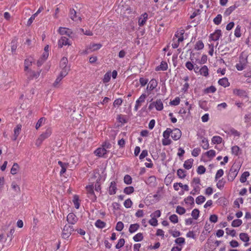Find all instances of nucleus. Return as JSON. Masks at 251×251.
<instances>
[{
    "label": "nucleus",
    "instance_id": "aec40b11",
    "mask_svg": "<svg viewBox=\"0 0 251 251\" xmlns=\"http://www.w3.org/2000/svg\"><path fill=\"white\" fill-rule=\"evenodd\" d=\"M107 153V151L105 148H98L95 151V153L97 156L101 157Z\"/></svg>",
    "mask_w": 251,
    "mask_h": 251
},
{
    "label": "nucleus",
    "instance_id": "a18cd8bd",
    "mask_svg": "<svg viewBox=\"0 0 251 251\" xmlns=\"http://www.w3.org/2000/svg\"><path fill=\"white\" fill-rule=\"evenodd\" d=\"M105 223L100 220H98L95 223V226L100 228H104L105 226Z\"/></svg>",
    "mask_w": 251,
    "mask_h": 251
},
{
    "label": "nucleus",
    "instance_id": "5fc2aeb1",
    "mask_svg": "<svg viewBox=\"0 0 251 251\" xmlns=\"http://www.w3.org/2000/svg\"><path fill=\"white\" fill-rule=\"evenodd\" d=\"M242 223V221L239 219L234 220L232 221L231 226L233 227H238Z\"/></svg>",
    "mask_w": 251,
    "mask_h": 251
},
{
    "label": "nucleus",
    "instance_id": "393cba45",
    "mask_svg": "<svg viewBox=\"0 0 251 251\" xmlns=\"http://www.w3.org/2000/svg\"><path fill=\"white\" fill-rule=\"evenodd\" d=\"M219 85L224 86V87H227L229 85V82L227 78L224 77L219 79L218 81Z\"/></svg>",
    "mask_w": 251,
    "mask_h": 251
},
{
    "label": "nucleus",
    "instance_id": "13d9d810",
    "mask_svg": "<svg viewBox=\"0 0 251 251\" xmlns=\"http://www.w3.org/2000/svg\"><path fill=\"white\" fill-rule=\"evenodd\" d=\"M124 182L126 184H130L132 183L131 177L128 175L125 176L124 178Z\"/></svg>",
    "mask_w": 251,
    "mask_h": 251
},
{
    "label": "nucleus",
    "instance_id": "a211bd4d",
    "mask_svg": "<svg viewBox=\"0 0 251 251\" xmlns=\"http://www.w3.org/2000/svg\"><path fill=\"white\" fill-rule=\"evenodd\" d=\"M157 85V82L155 79H152L149 82L147 89L149 91H151L155 89Z\"/></svg>",
    "mask_w": 251,
    "mask_h": 251
},
{
    "label": "nucleus",
    "instance_id": "c9c22d12",
    "mask_svg": "<svg viewBox=\"0 0 251 251\" xmlns=\"http://www.w3.org/2000/svg\"><path fill=\"white\" fill-rule=\"evenodd\" d=\"M250 176V173L249 172H244L240 178V181L242 183H244L247 180V178Z\"/></svg>",
    "mask_w": 251,
    "mask_h": 251
},
{
    "label": "nucleus",
    "instance_id": "9d476101",
    "mask_svg": "<svg viewBox=\"0 0 251 251\" xmlns=\"http://www.w3.org/2000/svg\"><path fill=\"white\" fill-rule=\"evenodd\" d=\"M181 136V131L178 128L172 130L171 137L174 140H178Z\"/></svg>",
    "mask_w": 251,
    "mask_h": 251
},
{
    "label": "nucleus",
    "instance_id": "0eeeda50",
    "mask_svg": "<svg viewBox=\"0 0 251 251\" xmlns=\"http://www.w3.org/2000/svg\"><path fill=\"white\" fill-rule=\"evenodd\" d=\"M154 106L157 110L160 111L163 108V104L161 100H157L151 103L149 106L150 109Z\"/></svg>",
    "mask_w": 251,
    "mask_h": 251
},
{
    "label": "nucleus",
    "instance_id": "a19ab883",
    "mask_svg": "<svg viewBox=\"0 0 251 251\" xmlns=\"http://www.w3.org/2000/svg\"><path fill=\"white\" fill-rule=\"evenodd\" d=\"M201 147L204 150H206L209 148L208 141L206 138H203L201 141Z\"/></svg>",
    "mask_w": 251,
    "mask_h": 251
},
{
    "label": "nucleus",
    "instance_id": "473e14b6",
    "mask_svg": "<svg viewBox=\"0 0 251 251\" xmlns=\"http://www.w3.org/2000/svg\"><path fill=\"white\" fill-rule=\"evenodd\" d=\"M211 141L214 144H219L222 142V138L219 136H213Z\"/></svg>",
    "mask_w": 251,
    "mask_h": 251
},
{
    "label": "nucleus",
    "instance_id": "338daca9",
    "mask_svg": "<svg viewBox=\"0 0 251 251\" xmlns=\"http://www.w3.org/2000/svg\"><path fill=\"white\" fill-rule=\"evenodd\" d=\"M132 204V202L130 199L126 200L124 203L125 207L127 208L131 207Z\"/></svg>",
    "mask_w": 251,
    "mask_h": 251
},
{
    "label": "nucleus",
    "instance_id": "9b49d317",
    "mask_svg": "<svg viewBox=\"0 0 251 251\" xmlns=\"http://www.w3.org/2000/svg\"><path fill=\"white\" fill-rule=\"evenodd\" d=\"M117 190L116 182L114 181H111L108 188V193L110 195L116 194Z\"/></svg>",
    "mask_w": 251,
    "mask_h": 251
},
{
    "label": "nucleus",
    "instance_id": "5701e85b",
    "mask_svg": "<svg viewBox=\"0 0 251 251\" xmlns=\"http://www.w3.org/2000/svg\"><path fill=\"white\" fill-rule=\"evenodd\" d=\"M70 16L71 19L74 21H80L81 18L76 16V12L74 9H71Z\"/></svg>",
    "mask_w": 251,
    "mask_h": 251
},
{
    "label": "nucleus",
    "instance_id": "c03bdc74",
    "mask_svg": "<svg viewBox=\"0 0 251 251\" xmlns=\"http://www.w3.org/2000/svg\"><path fill=\"white\" fill-rule=\"evenodd\" d=\"M133 239L135 242L141 241L143 239V234L142 233H138L133 237Z\"/></svg>",
    "mask_w": 251,
    "mask_h": 251
},
{
    "label": "nucleus",
    "instance_id": "864d4df0",
    "mask_svg": "<svg viewBox=\"0 0 251 251\" xmlns=\"http://www.w3.org/2000/svg\"><path fill=\"white\" fill-rule=\"evenodd\" d=\"M205 200V198L204 196H199L196 199V202L198 204H201Z\"/></svg>",
    "mask_w": 251,
    "mask_h": 251
},
{
    "label": "nucleus",
    "instance_id": "39448f33",
    "mask_svg": "<svg viewBox=\"0 0 251 251\" xmlns=\"http://www.w3.org/2000/svg\"><path fill=\"white\" fill-rule=\"evenodd\" d=\"M73 231V226L68 224L66 225L63 229L62 236L64 239H67L70 237L72 232Z\"/></svg>",
    "mask_w": 251,
    "mask_h": 251
},
{
    "label": "nucleus",
    "instance_id": "37998d69",
    "mask_svg": "<svg viewBox=\"0 0 251 251\" xmlns=\"http://www.w3.org/2000/svg\"><path fill=\"white\" fill-rule=\"evenodd\" d=\"M240 151V149L237 146H234L231 148L232 153L234 154L235 155H238Z\"/></svg>",
    "mask_w": 251,
    "mask_h": 251
},
{
    "label": "nucleus",
    "instance_id": "09e8293b",
    "mask_svg": "<svg viewBox=\"0 0 251 251\" xmlns=\"http://www.w3.org/2000/svg\"><path fill=\"white\" fill-rule=\"evenodd\" d=\"M172 129L168 128L164 131L163 133V136L164 138H169L170 136H171Z\"/></svg>",
    "mask_w": 251,
    "mask_h": 251
},
{
    "label": "nucleus",
    "instance_id": "0e129e2a",
    "mask_svg": "<svg viewBox=\"0 0 251 251\" xmlns=\"http://www.w3.org/2000/svg\"><path fill=\"white\" fill-rule=\"evenodd\" d=\"M222 21V16L220 14L218 15L213 20L214 23L217 25H219Z\"/></svg>",
    "mask_w": 251,
    "mask_h": 251
},
{
    "label": "nucleus",
    "instance_id": "b1692460",
    "mask_svg": "<svg viewBox=\"0 0 251 251\" xmlns=\"http://www.w3.org/2000/svg\"><path fill=\"white\" fill-rule=\"evenodd\" d=\"M168 69V64L167 62L165 61H162L159 66H158L155 68L156 71H166Z\"/></svg>",
    "mask_w": 251,
    "mask_h": 251
},
{
    "label": "nucleus",
    "instance_id": "c85d7f7f",
    "mask_svg": "<svg viewBox=\"0 0 251 251\" xmlns=\"http://www.w3.org/2000/svg\"><path fill=\"white\" fill-rule=\"evenodd\" d=\"M193 159H189L187 160H186L184 162V163L183 164L184 167L187 170L190 169L192 166L193 163Z\"/></svg>",
    "mask_w": 251,
    "mask_h": 251
},
{
    "label": "nucleus",
    "instance_id": "7c9ffc66",
    "mask_svg": "<svg viewBox=\"0 0 251 251\" xmlns=\"http://www.w3.org/2000/svg\"><path fill=\"white\" fill-rule=\"evenodd\" d=\"M239 238L244 242H248L250 240V238L248 234L246 233H241L239 234Z\"/></svg>",
    "mask_w": 251,
    "mask_h": 251
},
{
    "label": "nucleus",
    "instance_id": "f03ea898",
    "mask_svg": "<svg viewBox=\"0 0 251 251\" xmlns=\"http://www.w3.org/2000/svg\"><path fill=\"white\" fill-rule=\"evenodd\" d=\"M68 62V59L65 57H63L60 61V67L62 69L60 72L62 76H66L70 70V66L67 65Z\"/></svg>",
    "mask_w": 251,
    "mask_h": 251
},
{
    "label": "nucleus",
    "instance_id": "6e6d98bb",
    "mask_svg": "<svg viewBox=\"0 0 251 251\" xmlns=\"http://www.w3.org/2000/svg\"><path fill=\"white\" fill-rule=\"evenodd\" d=\"M169 220L171 221V222L174 224L178 223V217L176 214H173L171 215L169 217Z\"/></svg>",
    "mask_w": 251,
    "mask_h": 251
},
{
    "label": "nucleus",
    "instance_id": "4d7b16f0",
    "mask_svg": "<svg viewBox=\"0 0 251 251\" xmlns=\"http://www.w3.org/2000/svg\"><path fill=\"white\" fill-rule=\"evenodd\" d=\"M199 213L200 211L198 209H194L192 212L191 215L194 219L197 220L199 216Z\"/></svg>",
    "mask_w": 251,
    "mask_h": 251
},
{
    "label": "nucleus",
    "instance_id": "bb28decb",
    "mask_svg": "<svg viewBox=\"0 0 251 251\" xmlns=\"http://www.w3.org/2000/svg\"><path fill=\"white\" fill-rule=\"evenodd\" d=\"M200 182V179L198 177L194 178L193 179L192 184L194 187V190L195 192L198 191V189L199 188V184Z\"/></svg>",
    "mask_w": 251,
    "mask_h": 251
},
{
    "label": "nucleus",
    "instance_id": "a878e982",
    "mask_svg": "<svg viewBox=\"0 0 251 251\" xmlns=\"http://www.w3.org/2000/svg\"><path fill=\"white\" fill-rule=\"evenodd\" d=\"M156 182V177L154 176H151L148 178L146 183L150 186H153Z\"/></svg>",
    "mask_w": 251,
    "mask_h": 251
},
{
    "label": "nucleus",
    "instance_id": "c756f323",
    "mask_svg": "<svg viewBox=\"0 0 251 251\" xmlns=\"http://www.w3.org/2000/svg\"><path fill=\"white\" fill-rule=\"evenodd\" d=\"M46 119L44 117H42L38 121L35 126L36 129H38L40 127L43 126L45 124Z\"/></svg>",
    "mask_w": 251,
    "mask_h": 251
},
{
    "label": "nucleus",
    "instance_id": "49530a36",
    "mask_svg": "<svg viewBox=\"0 0 251 251\" xmlns=\"http://www.w3.org/2000/svg\"><path fill=\"white\" fill-rule=\"evenodd\" d=\"M208 158L211 159L216 155V151L213 150H211L205 153Z\"/></svg>",
    "mask_w": 251,
    "mask_h": 251
},
{
    "label": "nucleus",
    "instance_id": "3c124183",
    "mask_svg": "<svg viewBox=\"0 0 251 251\" xmlns=\"http://www.w3.org/2000/svg\"><path fill=\"white\" fill-rule=\"evenodd\" d=\"M186 212L185 209L180 206H177L176 208V212L179 215H182Z\"/></svg>",
    "mask_w": 251,
    "mask_h": 251
},
{
    "label": "nucleus",
    "instance_id": "e433bc0d",
    "mask_svg": "<svg viewBox=\"0 0 251 251\" xmlns=\"http://www.w3.org/2000/svg\"><path fill=\"white\" fill-rule=\"evenodd\" d=\"M204 48V44L202 41L199 40L196 43L195 49L196 50H200Z\"/></svg>",
    "mask_w": 251,
    "mask_h": 251
},
{
    "label": "nucleus",
    "instance_id": "f257e3e1",
    "mask_svg": "<svg viewBox=\"0 0 251 251\" xmlns=\"http://www.w3.org/2000/svg\"><path fill=\"white\" fill-rule=\"evenodd\" d=\"M52 133V129L51 127H48L47 128L46 131L42 133L39 137L38 138V139L36 140V145L37 146H40L43 141L45 140L46 139H47L49 138Z\"/></svg>",
    "mask_w": 251,
    "mask_h": 251
},
{
    "label": "nucleus",
    "instance_id": "4be33fe9",
    "mask_svg": "<svg viewBox=\"0 0 251 251\" xmlns=\"http://www.w3.org/2000/svg\"><path fill=\"white\" fill-rule=\"evenodd\" d=\"M201 75L207 77L209 75L208 67L204 65L202 66L199 71Z\"/></svg>",
    "mask_w": 251,
    "mask_h": 251
},
{
    "label": "nucleus",
    "instance_id": "f704fd0d",
    "mask_svg": "<svg viewBox=\"0 0 251 251\" xmlns=\"http://www.w3.org/2000/svg\"><path fill=\"white\" fill-rule=\"evenodd\" d=\"M139 227V225L138 224H131L129 228V231L130 233L135 232L138 230Z\"/></svg>",
    "mask_w": 251,
    "mask_h": 251
},
{
    "label": "nucleus",
    "instance_id": "de8ad7c7",
    "mask_svg": "<svg viewBox=\"0 0 251 251\" xmlns=\"http://www.w3.org/2000/svg\"><path fill=\"white\" fill-rule=\"evenodd\" d=\"M177 176L180 178H184L186 176V172L182 169H178L177 172Z\"/></svg>",
    "mask_w": 251,
    "mask_h": 251
},
{
    "label": "nucleus",
    "instance_id": "f3484780",
    "mask_svg": "<svg viewBox=\"0 0 251 251\" xmlns=\"http://www.w3.org/2000/svg\"><path fill=\"white\" fill-rule=\"evenodd\" d=\"M221 36V30L218 29L215 30V31L210 34V38L213 41H217L220 38Z\"/></svg>",
    "mask_w": 251,
    "mask_h": 251
},
{
    "label": "nucleus",
    "instance_id": "774afa93",
    "mask_svg": "<svg viewBox=\"0 0 251 251\" xmlns=\"http://www.w3.org/2000/svg\"><path fill=\"white\" fill-rule=\"evenodd\" d=\"M12 189L16 192L20 193L21 189L19 185H18L15 182H12L11 184Z\"/></svg>",
    "mask_w": 251,
    "mask_h": 251
},
{
    "label": "nucleus",
    "instance_id": "7ed1b4c3",
    "mask_svg": "<svg viewBox=\"0 0 251 251\" xmlns=\"http://www.w3.org/2000/svg\"><path fill=\"white\" fill-rule=\"evenodd\" d=\"M102 47L101 44L91 43L86 49L82 52L83 54H88L91 52L96 51L100 49Z\"/></svg>",
    "mask_w": 251,
    "mask_h": 251
},
{
    "label": "nucleus",
    "instance_id": "ddd939ff",
    "mask_svg": "<svg viewBox=\"0 0 251 251\" xmlns=\"http://www.w3.org/2000/svg\"><path fill=\"white\" fill-rule=\"evenodd\" d=\"M67 221L69 224L74 225L76 223L77 219L76 216L74 213H70L67 217Z\"/></svg>",
    "mask_w": 251,
    "mask_h": 251
},
{
    "label": "nucleus",
    "instance_id": "e2e57ef3",
    "mask_svg": "<svg viewBox=\"0 0 251 251\" xmlns=\"http://www.w3.org/2000/svg\"><path fill=\"white\" fill-rule=\"evenodd\" d=\"M169 233L174 237H179L181 235V233L177 230H170Z\"/></svg>",
    "mask_w": 251,
    "mask_h": 251
},
{
    "label": "nucleus",
    "instance_id": "79ce46f5",
    "mask_svg": "<svg viewBox=\"0 0 251 251\" xmlns=\"http://www.w3.org/2000/svg\"><path fill=\"white\" fill-rule=\"evenodd\" d=\"M65 76H62L61 73L60 72L59 75L56 78L55 81L53 83V86L55 87H58L59 82L61 81L62 78Z\"/></svg>",
    "mask_w": 251,
    "mask_h": 251
},
{
    "label": "nucleus",
    "instance_id": "4c0bfd02",
    "mask_svg": "<svg viewBox=\"0 0 251 251\" xmlns=\"http://www.w3.org/2000/svg\"><path fill=\"white\" fill-rule=\"evenodd\" d=\"M111 75V72H107L104 75V76H103V79H102L103 82V83H107V82H108L110 81V80Z\"/></svg>",
    "mask_w": 251,
    "mask_h": 251
},
{
    "label": "nucleus",
    "instance_id": "bf43d9fd",
    "mask_svg": "<svg viewBox=\"0 0 251 251\" xmlns=\"http://www.w3.org/2000/svg\"><path fill=\"white\" fill-rule=\"evenodd\" d=\"M125 241L124 239H120L119 240L118 243L116 244L115 247L116 249H119L122 248L125 244Z\"/></svg>",
    "mask_w": 251,
    "mask_h": 251
},
{
    "label": "nucleus",
    "instance_id": "2eb2a0df",
    "mask_svg": "<svg viewBox=\"0 0 251 251\" xmlns=\"http://www.w3.org/2000/svg\"><path fill=\"white\" fill-rule=\"evenodd\" d=\"M58 32L61 35H66L69 37H71L72 34V32L71 29L66 27H59L58 29Z\"/></svg>",
    "mask_w": 251,
    "mask_h": 251
},
{
    "label": "nucleus",
    "instance_id": "6e6552de",
    "mask_svg": "<svg viewBox=\"0 0 251 251\" xmlns=\"http://www.w3.org/2000/svg\"><path fill=\"white\" fill-rule=\"evenodd\" d=\"M85 188L88 197L92 200L95 201L96 200V196L94 194L93 185H87Z\"/></svg>",
    "mask_w": 251,
    "mask_h": 251
},
{
    "label": "nucleus",
    "instance_id": "dca6fc26",
    "mask_svg": "<svg viewBox=\"0 0 251 251\" xmlns=\"http://www.w3.org/2000/svg\"><path fill=\"white\" fill-rule=\"evenodd\" d=\"M184 30L183 29H180L176 32L174 37H175L176 40H178V42H182L184 40Z\"/></svg>",
    "mask_w": 251,
    "mask_h": 251
},
{
    "label": "nucleus",
    "instance_id": "f8f14e48",
    "mask_svg": "<svg viewBox=\"0 0 251 251\" xmlns=\"http://www.w3.org/2000/svg\"><path fill=\"white\" fill-rule=\"evenodd\" d=\"M22 129V125H17L14 129V134L12 138V140L16 141Z\"/></svg>",
    "mask_w": 251,
    "mask_h": 251
},
{
    "label": "nucleus",
    "instance_id": "052dcab7",
    "mask_svg": "<svg viewBox=\"0 0 251 251\" xmlns=\"http://www.w3.org/2000/svg\"><path fill=\"white\" fill-rule=\"evenodd\" d=\"M147 96L145 94H142L139 98L136 100V102L137 104H139L141 105V104L145 101V99L146 98Z\"/></svg>",
    "mask_w": 251,
    "mask_h": 251
},
{
    "label": "nucleus",
    "instance_id": "58836bf2",
    "mask_svg": "<svg viewBox=\"0 0 251 251\" xmlns=\"http://www.w3.org/2000/svg\"><path fill=\"white\" fill-rule=\"evenodd\" d=\"M176 5V3H173L172 0H169V3L166 5L165 9L166 10H172Z\"/></svg>",
    "mask_w": 251,
    "mask_h": 251
},
{
    "label": "nucleus",
    "instance_id": "ea45409f",
    "mask_svg": "<svg viewBox=\"0 0 251 251\" xmlns=\"http://www.w3.org/2000/svg\"><path fill=\"white\" fill-rule=\"evenodd\" d=\"M73 202L75 205V207L76 209H78L79 207V198L77 195H75L73 198Z\"/></svg>",
    "mask_w": 251,
    "mask_h": 251
},
{
    "label": "nucleus",
    "instance_id": "cd10ccee",
    "mask_svg": "<svg viewBox=\"0 0 251 251\" xmlns=\"http://www.w3.org/2000/svg\"><path fill=\"white\" fill-rule=\"evenodd\" d=\"M237 7L238 6L236 5V4H234L230 6L226 9L224 13V15L226 16H229Z\"/></svg>",
    "mask_w": 251,
    "mask_h": 251
},
{
    "label": "nucleus",
    "instance_id": "1a4fd4ad",
    "mask_svg": "<svg viewBox=\"0 0 251 251\" xmlns=\"http://www.w3.org/2000/svg\"><path fill=\"white\" fill-rule=\"evenodd\" d=\"M71 44L69 42L68 38L62 36L58 41V46L59 48H62L63 46L71 45Z\"/></svg>",
    "mask_w": 251,
    "mask_h": 251
},
{
    "label": "nucleus",
    "instance_id": "69168bd1",
    "mask_svg": "<svg viewBox=\"0 0 251 251\" xmlns=\"http://www.w3.org/2000/svg\"><path fill=\"white\" fill-rule=\"evenodd\" d=\"M201 151V150L200 148H195L192 151V155L194 157H197L200 154Z\"/></svg>",
    "mask_w": 251,
    "mask_h": 251
},
{
    "label": "nucleus",
    "instance_id": "603ef678",
    "mask_svg": "<svg viewBox=\"0 0 251 251\" xmlns=\"http://www.w3.org/2000/svg\"><path fill=\"white\" fill-rule=\"evenodd\" d=\"M175 242L176 244L181 246L185 243V239L183 237L177 238L175 240Z\"/></svg>",
    "mask_w": 251,
    "mask_h": 251
},
{
    "label": "nucleus",
    "instance_id": "20e7f679",
    "mask_svg": "<svg viewBox=\"0 0 251 251\" xmlns=\"http://www.w3.org/2000/svg\"><path fill=\"white\" fill-rule=\"evenodd\" d=\"M239 167L237 165H233L229 170L228 180L232 181L237 176L239 172Z\"/></svg>",
    "mask_w": 251,
    "mask_h": 251
},
{
    "label": "nucleus",
    "instance_id": "680f3d73",
    "mask_svg": "<svg viewBox=\"0 0 251 251\" xmlns=\"http://www.w3.org/2000/svg\"><path fill=\"white\" fill-rule=\"evenodd\" d=\"M234 35L236 37H240L241 36V26L237 25L234 31Z\"/></svg>",
    "mask_w": 251,
    "mask_h": 251
},
{
    "label": "nucleus",
    "instance_id": "2f4dec72",
    "mask_svg": "<svg viewBox=\"0 0 251 251\" xmlns=\"http://www.w3.org/2000/svg\"><path fill=\"white\" fill-rule=\"evenodd\" d=\"M27 75H28L30 78H37L39 76L40 73L39 72H35L28 70L27 71Z\"/></svg>",
    "mask_w": 251,
    "mask_h": 251
},
{
    "label": "nucleus",
    "instance_id": "72a5a7b5",
    "mask_svg": "<svg viewBox=\"0 0 251 251\" xmlns=\"http://www.w3.org/2000/svg\"><path fill=\"white\" fill-rule=\"evenodd\" d=\"M19 166L17 163H14L12 168L11 169L10 173L12 175H16L19 169Z\"/></svg>",
    "mask_w": 251,
    "mask_h": 251
},
{
    "label": "nucleus",
    "instance_id": "4468645a",
    "mask_svg": "<svg viewBox=\"0 0 251 251\" xmlns=\"http://www.w3.org/2000/svg\"><path fill=\"white\" fill-rule=\"evenodd\" d=\"M148 19V14L144 13L139 17L138 19V25L140 26H143Z\"/></svg>",
    "mask_w": 251,
    "mask_h": 251
},
{
    "label": "nucleus",
    "instance_id": "423d86ee",
    "mask_svg": "<svg viewBox=\"0 0 251 251\" xmlns=\"http://www.w3.org/2000/svg\"><path fill=\"white\" fill-rule=\"evenodd\" d=\"M247 63V58L243 56H240L239 57V63L236 65V68L238 71H242L244 70Z\"/></svg>",
    "mask_w": 251,
    "mask_h": 251
},
{
    "label": "nucleus",
    "instance_id": "8fccbe9b",
    "mask_svg": "<svg viewBox=\"0 0 251 251\" xmlns=\"http://www.w3.org/2000/svg\"><path fill=\"white\" fill-rule=\"evenodd\" d=\"M134 188L132 186L126 187L124 190V192L127 195H129L134 192Z\"/></svg>",
    "mask_w": 251,
    "mask_h": 251
},
{
    "label": "nucleus",
    "instance_id": "412c9836",
    "mask_svg": "<svg viewBox=\"0 0 251 251\" xmlns=\"http://www.w3.org/2000/svg\"><path fill=\"white\" fill-rule=\"evenodd\" d=\"M233 93L235 95L240 97L247 96L246 92L243 90L235 89L233 90Z\"/></svg>",
    "mask_w": 251,
    "mask_h": 251
},
{
    "label": "nucleus",
    "instance_id": "6ab92c4d",
    "mask_svg": "<svg viewBox=\"0 0 251 251\" xmlns=\"http://www.w3.org/2000/svg\"><path fill=\"white\" fill-rule=\"evenodd\" d=\"M58 164L61 167L60 174V175H62L66 172V169L69 166V164L68 163H63L61 161H59L58 162Z\"/></svg>",
    "mask_w": 251,
    "mask_h": 251
}]
</instances>
